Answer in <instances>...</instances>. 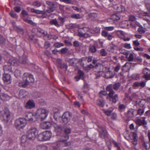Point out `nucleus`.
<instances>
[{
  "label": "nucleus",
  "mask_w": 150,
  "mask_h": 150,
  "mask_svg": "<svg viewBox=\"0 0 150 150\" xmlns=\"http://www.w3.org/2000/svg\"><path fill=\"white\" fill-rule=\"evenodd\" d=\"M23 82L19 83L20 86L25 88L30 83L34 81V79L32 75L28 73L24 74L23 77Z\"/></svg>",
  "instance_id": "1"
},
{
  "label": "nucleus",
  "mask_w": 150,
  "mask_h": 150,
  "mask_svg": "<svg viewBox=\"0 0 150 150\" xmlns=\"http://www.w3.org/2000/svg\"><path fill=\"white\" fill-rule=\"evenodd\" d=\"M49 111L44 108H40L38 109L36 112L33 113L34 116L42 120H45L47 116Z\"/></svg>",
  "instance_id": "2"
},
{
  "label": "nucleus",
  "mask_w": 150,
  "mask_h": 150,
  "mask_svg": "<svg viewBox=\"0 0 150 150\" xmlns=\"http://www.w3.org/2000/svg\"><path fill=\"white\" fill-rule=\"evenodd\" d=\"M106 90L109 92L108 95L110 97V101L113 103H116L118 100V98L117 94L113 96L115 92L112 89V86L111 85L108 86L106 88Z\"/></svg>",
  "instance_id": "3"
},
{
  "label": "nucleus",
  "mask_w": 150,
  "mask_h": 150,
  "mask_svg": "<svg viewBox=\"0 0 150 150\" xmlns=\"http://www.w3.org/2000/svg\"><path fill=\"white\" fill-rule=\"evenodd\" d=\"M38 132V131L36 128L32 127L27 131L26 135L25 136L28 139L34 140L36 137Z\"/></svg>",
  "instance_id": "4"
},
{
  "label": "nucleus",
  "mask_w": 150,
  "mask_h": 150,
  "mask_svg": "<svg viewBox=\"0 0 150 150\" xmlns=\"http://www.w3.org/2000/svg\"><path fill=\"white\" fill-rule=\"evenodd\" d=\"M26 124V120L22 118L16 120L15 122V127L18 130L23 129L25 127Z\"/></svg>",
  "instance_id": "5"
},
{
  "label": "nucleus",
  "mask_w": 150,
  "mask_h": 150,
  "mask_svg": "<svg viewBox=\"0 0 150 150\" xmlns=\"http://www.w3.org/2000/svg\"><path fill=\"white\" fill-rule=\"evenodd\" d=\"M46 3L49 6L48 9L46 10V12L48 13H50L54 11L58 7L57 4L53 1H47Z\"/></svg>",
  "instance_id": "6"
},
{
  "label": "nucleus",
  "mask_w": 150,
  "mask_h": 150,
  "mask_svg": "<svg viewBox=\"0 0 150 150\" xmlns=\"http://www.w3.org/2000/svg\"><path fill=\"white\" fill-rule=\"evenodd\" d=\"M72 114L69 112H65L61 116L62 122L67 124L70 121Z\"/></svg>",
  "instance_id": "7"
},
{
  "label": "nucleus",
  "mask_w": 150,
  "mask_h": 150,
  "mask_svg": "<svg viewBox=\"0 0 150 150\" xmlns=\"http://www.w3.org/2000/svg\"><path fill=\"white\" fill-rule=\"evenodd\" d=\"M56 65L58 68L61 69H65L67 70L68 66L67 64L64 63L62 60L59 58H57L56 60Z\"/></svg>",
  "instance_id": "8"
},
{
  "label": "nucleus",
  "mask_w": 150,
  "mask_h": 150,
  "mask_svg": "<svg viewBox=\"0 0 150 150\" xmlns=\"http://www.w3.org/2000/svg\"><path fill=\"white\" fill-rule=\"evenodd\" d=\"M2 117L3 121L5 123H7L10 119V112L7 108H4V112L2 114Z\"/></svg>",
  "instance_id": "9"
},
{
  "label": "nucleus",
  "mask_w": 150,
  "mask_h": 150,
  "mask_svg": "<svg viewBox=\"0 0 150 150\" xmlns=\"http://www.w3.org/2000/svg\"><path fill=\"white\" fill-rule=\"evenodd\" d=\"M3 80L5 84H8L11 82V78L10 74H4L3 75Z\"/></svg>",
  "instance_id": "10"
},
{
  "label": "nucleus",
  "mask_w": 150,
  "mask_h": 150,
  "mask_svg": "<svg viewBox=\"0 0 150 150\" xmlns=\"http://www.w3.org/2000/svg\"><path fill=\"white\" fill-rule=\"evenodd\" d=\"M98 131L99 132V136L102 139H105L108 137V134L106 130L102 127L99 128Z\"/></svg>",
  "instance_id": "11"
},
{
  "label": "nucleus",
  "mask_w": 150,
  "mask_h": 150,
  "mask_svg": "<svg viewBox=\"0 0 150 150\" xmlns=\"http://www.w3.org/2000/svg\"><path fill=\"white\" fill-rule=\"evenodd\" d=\"M142 119H137L136 121V124L139 126L143 125L144 127H146V125H147V122L145 120L146 117H143Z\"/></svg>",
  "instance_id": "12"
},
{
  "label": "nucleus",
  "mask_w": 150,
  "mask_h": 150,
  "mask_svg": "<svg viewBox=\"0 0 150 150\" xmlns=\"http://www.w3.org/2000/svg\"><path fill=\"white\" fill-rule=\"evenodd\" d=\"M35 106V103L33 100H29L26 103L25 106L26 109H30L34 108Z\"/></svg>",
  "instance_id": "13"
},
{
  "label": "nucleus",
  "mask_w": 150,
  "mask_h": 150,
  "mask_svg": "<svg viewBox=\"0 0 150 150\" xmlns=\"http://www.w3.org/2000/svg\"><path fill=\"white\" fill-rule=\"evenodd\" d=\"M25 135H23L21 138V144L22 146L27 147L28 145V138Z\"/></svg>",
  "instance_id": "14"
},
{
  "label": "nucleus",
  "mask_w": 150,
  "mask_h": 150,
  "mask_svg": "<svg viewBox=\"0 0 150 150\" xmlns=\"http://www.w3.org/2000/svg\"><path fill=\"white\" fill-rule=\"evenodd\" d=\"M143 73L144 74L143 76L144 78H145L146 80L150 79V71L149 70L146 68L143 70Z\"/></svg>",
  "instance_id": "15"
},
{
  "label": "nucleus",
  "mask_w": 150,
  "mask_h": 150,
  "mask_svg": "<svg viewBox=\"0 0 150 150\" xmlns=\"http://www.w3.org/2000/svg\"><path fill=\"white\" fill-rule=\"evenodd\" d=\"M42 134L44 141L49 140L52 135V133L49 131H46L43 132Z\"/></svg>",
  "instance_id": "16"
},
{
  "label": "nucleus",
  "mask_w": 150,
  "mask_h": 150,
  "mask_svg": "<svg viewBox=\"0 0 150 150\" xmlns=\"http://www.w3.org/2000/svg\"><path fill=\"white\" fill-rule=\"evenodd\" d=\"M101 34L103 36L107 38V39L109 40H111L113 37L112 35L109 34L105 30L103 31L102 32Z\"/></svg>",
  "instance_id": "17"
},
{
  "label": "nucleus",
  "mask_w": 150,
  "mask_h": 150,
  "mask_svg": "<svg viewBox=\"0 0 150 150\" xmlns=\"http://www.w3.org/2000/svg\"><path fill=\"white\" fill-rule=\"evenodd\" d=\"M3 69L5 74L8 73H12L13 72L11 67L9 65H6L4 66V67Z\"/></svg>",
  "instance_id": "18"
},
{
  "label": "nucleus",
  "mask_w": 150,
  "mask_h": 150,
  "mask_svg": "<svg viewBox=\"0 0 150 150\" xmlns=\"http://www.w3.org/2000/svg\"><path fill=\"white\" fill-rule=\"evenodd\" d=\"M25 116L26 117V120H28L31 122H34L35 121L34 120L33 117L34 116L33 113H28L25 114Z\"/></svg>",
  "instance_id": "19"
},
{
  "label": "nucleus",
  "mask_w": 150,
  "mask_h": 150,
  "mask_svg": "<svg viewBox=\"0 0 150 150\" xmlns=\"http://www.w3.org/2000/svg\"><path fill=\"white\" fill-rule=\"evenodd\" d=\"M78 75L75 76V78L76 79V81H78L80 79H83V76L84 73L81 70H79L78 71Z\"/></svg>",
  "instance_id": "20"
},
{
  "label": "nucleus",
  "mask_w": 150,
  "mask_h": 150,
  "mask_svg": "<svg viewBox=\"0 0 150 150\" xmlns=\"http://www.w3.org/2000/svg\"><path fill=\"white\" fill-rule=\"evenodd\" d=\"M8 63L13 66H17L18 65L17 61L16 59L13 58L9 59Z\"/></svg>",
  "instance_id": "21"
},
{
  "label": "nucleus",
  "mask_w": 150,
  "mask_h": 150,
  "mask_svg": "<svg viewBox=\"0 0 150 150\" xmlns=\"http://www.w3.org/2000/svg\"><path fill=\"white\" fill-rule=\"evenodd\" d=\"M134 110L130 108L129 109L127 112L126 113V115L129 118L132 117L134 116Z\"/></svg>",
  "instance_id": "22"
},
{
  "label": "nucleus",
  "mask_w": 150,
  "mask_h": 150,
  "mask_svg": "<svg viewBox=\"0 0 150 150\" xmlns=\"http://www.w3.org/2000/svg\"><path fill=\"white\" fill-rule=\"evenodd\" d=\"M54 128L56 132L60 133L63 130L64 127L61 125H56L54 126Z\"/></svg>",
  "instance_id": "23"
},
{
  "label": "nucleus",
  "mask_w": 150,
  "mask_h": 150,
  "mask_svg": "<svg viewBox=\"0 0 150 150\" xmlns=\"http://www.w3.org/2000/svg\"><path fill=\"white\" fill-rule=\"evenodd\" d=\"M76 59L74 58H67L65 61L70 63L71 65L74 66L76 64Z\"/></svg>",
  "instance_id": "24"
},
{
  "label": "nucleus",
  "mask_w": 150,
  "mask_h": 150,
  "mask_svg": "<svg viewBox=\"0 0 150 150\" xmlns=\"http://www.w3.org/2000/svg\"><path fill=\"white\" fill-rule=\"evenodd\" d=\"M19 95L22 97H24L28 94V92L25 90L22 89L20 90L19 93Z\"/></svg>",
  "instance_id": "25"
},
{
  "label": "nucleus",
  "mask_w": 150,
  "mask_h": 150,
  "mask_svg": "<svg viewBox=\"0 0 150 150\" xmlns=\"http://www.w3.org/2000/svg\"><path fill=\"white\" fill-rule=\"evenodd\" d=\"M19 62L23 64H25L27 63V58L25 56L23 55L22 57L20 58L19 60Z\"/></svg>",
  "instance_id": "26"
},
{
  "label": "nucleus",
  "mask_w": 150,
  "mask_h": 150,
  "mask_svg": "<svg viewBox=\"0 0 150 150\" xmlns=\"http://www.w3.org/2000/svg\"><path fill=\"white\" fill-rule=\"evenodd\" d=\"M64 133L67 134V135L66 136V138L67 139H68L69 138V136L68 135V134H70L71 132V129L70 128L66 127L64 129Z\"/></svg>",
  "instance_id": "27"
},
{
  "label": "nucleus",
  "mask_w": 150,
  "mask_h": 150,
  "mask_svg": "<svg viewBox=\"0 0 150 150\" xmlns=\"http://www.w3.org/2000/svg\"><path fill=\"white\" fill-rule=\"evenodd\" d=\"M89 50L90 52L93 53L96 52L97 50L95 45H90L89 48Z\"/></svg>",
  "instance_id": "28"
},
{
  "label": "nucleus",
  "mask_w": 150,
  "mask_h": 150,
  "mask_svg": "<svg viewBox=\"0 0 150 150\" xmlns=\"http://www.w3.org/2000/svg\"><path fill=\"white\" fill-rule=\"evenodd\" d=\"M97 105L101 107H103L105 104L104 101L101 99H98L97 100Z\"/></svg>",
  "instance_id": "29"
},
{
  "label": "nucleus",
  "mask_w": 150,
  "mask_h": 150,
  "mask_svg": "<svg viewBox=\"0 0 150 150\" xmlns=\"http://www.w3.org/2000/svg\"><path fill=\"white\" fill-rule=\"evenodd\" d=\"M145 101L144 100H137L136 102V104L137 106L140 107H143L144 105Z\"/></svg>",
  "instance_id": "30"
},
{
  "label": "nucleus",
  "mask_w": 150,
  "mask_h": 150,
  "mask_svg": "<svg viewBox=\"0 0 150 150\" xmlns=\"http://www.w3.org/2000/svg\"><path fill=\"white\" fill-rule=\"evenodd\" d=\"M50 23L51 25H54L57 27H59V24L58 21L56 19H51Z\"/></svg>",
  "instance_id": "31"
},
{
  "label": "nucleus",
  "mask_w": 150,
  "mask_h": 150,
  "mask_svg": "<svg viewBox=\"0 0 150 150\" xmlns=\"http://www.w3.org/2000/svg\"><path fill=\"white\" fill-rule=\"evenodd\" d=\"M0 97L2 100H5L8 98V96L6 94L1 93L0 94Z\"/></svg>",
  "instance_id": "32"
},
{
  "label": "nucleus",
  "mask_w": 150,
  "mask_h": 150,
  "mask_svg": "<svg viewBox=\"0 0 150 150\" xmlns=\"http://www.w3.org/2000/svg\"><path fill=\"white\" fill-rule=\"evenodd\" d=\"M111 74H112V73L111 72L108 71L106 73L105 77L107 79L112 78L113 77L114 75Z\"/></svg>",
  "instance_id": "33"
},
{
  "label": "nucleus",
  "mask_w": 150,
  "mask_h": 150,
  "mask_svg": "<svg viewBox=\"0 0 150 150\" xmlns=\"http://www.w3.org/2000/svg\"><path fill=\"white\" fill-rule=\"evenodd\" d=\"M110 85L112 86V88L115 90H117L120 86V84L119 83H117L114 84L113 86L111 85Z\"/></svg>",
  "instance_id": "34"
},
{
  "label": "nucleus",
  "mask_w": 150,
  "mask_h": 150,
  "mask_svg": "<svg viewBox=\"0 0 150 150\" xmlns=\"http://www.w3.org/2000/svg\"><path fill=\"white\" fill-rule=\"evenodd\" d=\"M142 144L146 149H148L150 147V143L144 142H142Z\"/></svg>",
  "instance_id": "35"
},
{
  "label": "nucleus",
  "mask_w": 150,
  "mask_h": 150,
  "mask_svg": "<svg viewBox=\"0 0 150 150\" xmlns=\"http://www.w3.org/2000/svg\"><path fill=\"white\" fill-rule=\"evenodd\" d=\"M71 17L72 18L79 19L81 18V16L79 14H73L71 15Z\"/></svg>",
  "instance_id": "36"
},
{
  "label": "nucleus",
  "mask_w": 150,
  "mask_h": 150,
  "mask_svg": "<svg viewBox=\"0 0 150 150\" xmlns=\"http://www.w3.org/2000/svg\"><path fill=\"white\" fill-rule=\"evenodd\" d=\"M30 11L31 12L36 13V14H41L42 12V11L39 10L35 9L34 8H32L30 10Z\"/></svg>",
  "instance_id": "37"
},
{
  "label": "nucleus",
  "mask_w": 150,
  "mask_h": 150,
  "mask_svg": "<svg viewBox=\"0 0 150 150\" xmlns=\"http://www.w3.org/2000/svg\"><path fill=\"white\" fill-rule=\"evenodd\" d=\"M120 15L117 14H114L112 16V18L114 21H117L120 19Z\"/></svg>",
  "instance_id": "38"
},
{
  "label": "nucleus",
  "mask_w": 150,
  "mask_h": 150,
  "mask_svg": "<svg viewBox=\"0 0 150 150\" xmlns=\"http://www.w3.org/2000/svg\"><path fill=\"white\" fill-rule=\"evenodd\" d=\"M64 44L62 43L59 42H57L54 43V47L56 48H59L63 46Z\"/></svg>",
  "instance_id": "39"
},
{
  "label": "nucleus",
  "mask_w": 150,
  "mask_h": 150,
  "mask_svg": "<svg viewBox=\"0 0 150 150\" xmlns=\"http://www.w3.org/2000/svg\"><path fill=\"white\" fill-rule=\"evenodd\" d=\"M120 25L121 28H125L128 26V24L126 23V21H124L120 23Z\"/></svg>",
  "instance_id": "40"
},
{
  "label": "nucleus",
  "mask_w": 150,
  "mask_h": 150,
  "mask_svg": "<svg viewBox=\"0 0 150 150\" xmlns=\"http://www.w3.org/2000/svg\"><path fill=\"white\" fill-rule=\"evenodd\" d=\"M68 50H69L67 48L65 47L62 48L59 52H60V53L61 54H65L67 52Z\"/></svg>",
  "instance_id": "41"
},
{
  "label": "nucleus",
  "mask_w": 150,
  "mask_h": 150,
  "mask_svg": "<svg viewBox=\"0 0 150 150\" xmlns=\"http://www.w3.org/2000/svg\"><path fill=\"white\" fill-rule=\"evenodd\" d=\"M38 139L40 141H44V138L42 132L39 134L38 136Z\"/></svg>",
  "instance_id": "42"
},
{
  "label": "nucleus",
  "mask_w": 150,
  "mask_h": 150,
  "mask_svg": "<svg viewBox=\"0 0 150 150\" xmlns=\"http://www.w3.org/2000/svg\"><path fill=\"white\" fill-rule=\"evenodd\" d=\"M103 73V72L101 71H98L95 74V75L96 76V78L98 79L102 75Z\"/></svg>",
  "instance_id": "43"
},
{
  "label": "nucleus",
  "mask_w": 150,
  "mask_h": 150,
  "mask_svg": "<svg viewBox=\"0 0 150 150\" xmlns=\"http://www.w3.org/2000/svg\"><path fill=\"white\" fill-rule=\"evenodd\" d=\"M100 54L103 56H105L107 55V52L104 49H103L100 50Z\"/></svg>",
  "instance_id": "44"
},
{
  "label": "nucleus",
  "mask_w": 150,
  "mask_h": 150,
  "mask_svg": "<svg viewBox=\"0 0 150 150\" xmlns=\"http://www.w3.org/2000/svg\"><path fill=\"white\" fill-rule=\"evenodd\" d=\"M39 150H47V147L45 146L40 145L38 146Z\"/></svg>",
  "instance_id": "45"
},
{
  "label": "nucleus",
  "mask_w": 150,
  "mask_h": 150,
  "mask_svg": "<svg viewBox=\"0 0 150 150\" xmlns=\"http://www.w3.org/2000/svg\"><path fill=\"white\" fill-rule=\"evenodd\" d=\"M9 14L10 15V16L13 18H17V15L14 11H11L9 13Z\"/></svg>",
  "instance_id": "46"
},
{
  "label": "nucleus",
  "mask_w": 150,
  "mask_h": 150,
  "mask_svg": "<svg viewBox=\"0 0 150 150\" xmlns=\"http://www.w3.org/2000/svg\"><path fill=\"white\" fill-rule=\"evenodd\" d=\"M53 110L54 114H57L58 113L59 114H60V111L59 109L56 107H54L53 109Z\"/></svg>",
  "instance_id": "47"
},
{
  "label": "nucleus",
  "mask_w": 150,
  "mask_h": 150,
  "mask_svg": "<svg viewBox=\"0 0 150 150\" xmlns=\"http://www.w3.org/2000/svg\"><path fill=\"white\" fill-rule=\"evenodd\" d=\"M33 5L37 7H39L41 5L40 3L38 1H35L33 2Z\"/></svg>",
  "instance_id": "48"
},
{
  "label": "nucleus",
  "mask_w": 150,
  "mask_h": 150,
  "mask_svg": "<svg viewBox=\"0 0 150 150\" xmlns=\"http://www.w3.org/2000/svg\"><path fill=\"white\" fill-rule=\"evenodd\" d=\"M5 42V39L1 35H0V44H3Z\"/></svg>",
  "instance_id": "49"
},
{
  "label": "nucleus",
  "mask_w": 150,
  "mask_h": 150,
  "mask_svg": "<svg viewBox=\"0 0 150 150\" xmlns=\"http://www.w3.org/2000/svg\"><path fill=\"white\" fill-rule=\"evenodd\" d=\"M138 30L140 34L144 33L145 32L142 27H140L138 29Z\"/></svg>",
  "instance_id": "50"
},
{
  "label": "nucleus",
  "mask_w": 150,
  "mask_h": 150,
  "mask_svg": "<svg viewBox=\"0 0 150 150\" xmlns=\"http://www.w3.org/2000/svg\"><path fill=\"white\" fill-rule=\"evenodd\" d=\"M89 17L90 18H91L92 19H93L94 18H96L97 17V15L96 13H92L89 15Z\"/></svg>",
  "instance_id": "51"
},
{
  "label": "nucleus",
  "mask_w": 150,
  "mask_h": 150,
  "mask_svg": "<svg viewBox=\"0 0 150 150\" xmlns=\"http://www.w3.org/2000/svg\"><path fill=\"white\" fill-rule=\"evenodd\" d=\"M134 56L132 54H130L129 55V57H128L127 59L129 61H132L133 60Z\"/></svg>",
  "instance_id": "52"
},
{
  "label": "nucleus",
  "mask_w": 150,
  "mask_h": 150,
  "mask_svg": "<svg viewBox=\"0 0 150 150\" xmlns=\"http://www.w3.org/2000/svg\"><path fill=\"white\" fill-rule=\"evenodd\" d=\"M21 13L23 16L24 17L26 16L28 14V12L24 10H22Z\"/></svg>",
  "instance_id": "53"
},
{
  "label": "nucleus",
  "mask_w": 150,
  "mask_h": 150,
  "mask_svg": "<svg viewBox=\"0 0 150 150\" xmlns=\"http://www.w3.org/2000/svg\"><path fill=\"white\" fill-rule=\"evenodd\" d=\"M50 43L48 42H45V44L44 45V47L46 48L47 49L49 47H50Z\"/></svg>",
  "instance_id": "54"
},
{
  "label": "nucleus",
  "mask_w": 150,
  "mask_h": 150,
  "mask_svg": "<svg viewBox=\"0 0 150 150\" xmlns=\"http://www.w3.org/2000/svg\"><path fill=\"white\" fill-rule=\"evenodd\" d=\"M133 137L134 140H138V137L136 133L134 132H133Z\"/></svg>",
  "instance_id": "55"
},
{
  "label": "nucleus",
  "mask_w": 150,
  "mask_h": 150,
  "mask_svg": "<svg viewBox=\"0 0 150 150\" xmlns=\"http://www.w3.org/2000/svg\"><path fill=\"white\" fill-rule=\"evenodd\" d=\"M72 8L74 10L78 12H81L82 11V10L81 8H79L76 7L72 6Z\"/></svg>",
  "instance_id": "56"
},
{
  "label": "nucleus",
  "mask_w": 150,
  "mask_h": 150,
  "mask_svg": "<svg viewBox=\"0 0 150 150\" xmlns=\"http://www.w3.org/2000/svg\"><path fill=\"white\" fill-rule=\"evenodd\" d=\"M119 108L120 110L124 109L126 108V106L123 104H120L119 105Z\"/></svg>",
  "instance_id": "57"
},
{
  "label": "nucleus",
  "mask_w": 150,
  "mask_h": 150,
  "mask_svg": "<svg viewBox=\"0 0 150 150\" xmlns=\"http://www.w3.org/2000/svg\"><path fill=\"white\" fill-rule=\"evenodd\" d=\"M144 113V110L141 109V108L138 109L137 111V113L138 114L141 115H142Z\"/></svg>",
  "instance_id": "58"
},
{
  "label": "nucleus",
  "mask_w": 150,
  "mask_h": 150,
  "mask_svg": "<svg viewBox=\"0 0 150 150\" xmlns=\"http://www.w3.org/2000/svg\"><path fill=\"white\" fill-rule=\"evenodd\" d=\"M21 73L20 71L18 69L16 70L15 71V75L17 76H20L21 75Z\"/></svg>",
  "instance_id": "59"
},
{
  "label": "nucleus",
  "mask_w": 150,
  "mask_h": 150,
  "mask_svg": "<svg viewBox=\"0 0 150 150\" xmlns=\"http://www.w3.org/2000/svg\"><path fill=\"white\" fill-rule=\"evenodd\" d=\"M23 107L22 106L20 105L18 106L17 108V110L18 113L21 112L23 111Z\"/></svg>",
  "instance_id": "60"
},
{
  "label": "nucleus",
  "mask_w": 150,
  "mask_h": 150,
  "mask_svg": "<svg viewBox=\"0 0 150 150\" xmlns=\"http://www.w3.org/2000/svg\"><path fill=\"white\" fill-rule=\"evenodd\" d=\"M134 48L136 51H143V49L142 47H135Z\"/></svg>",
  "instance_id": "61"
},
{
  "label": "nucleus",
  "mask_w": 150,
  "mask_h": 150,
  "mask_svg": "<svg viewBox=\"0 0 150 150\" xmlns=\"http://www.w3.org/2000/svg\"><path fill=\"white\" fill-rule=\"evenodd\" d=\"M99 95L100 97H101V95H103L104 96H105L107 95V92L105 91H100L99 92Z\"/></svg>",
  "instance_id": "62"
},
{
  "label": "nucleus",
  "mask_w": 150,
  "mask_h": 150,
  "mask_svg": "<svg viewBox=\"0 0 150 150\" xmlns=\"http://www.w3.org/2000/svg\"><path fill=\"white\" fill-rule=\"evenodd\" d=\"M114 27L113 26L106 27L105 28V29L108 31H111L114 29Z\"/></svg>",
  "instance_id": "63"
},
{
  "label": "nucleus",
  "mask_w": 150,
  "mask_h": 150,
  "mask_svg": "<svg viewBox=\"0 0 150 150\" xmlns=\"http://www.w3.org/2000/svg\"><path fill=\"white\" fill-rule=\"evenodd\" d=\"M24 21L32 25L33 24V22L31 20H28L27 19H24Z\"/></svg>",
  "instance_id": "64"
}]
</instances>
